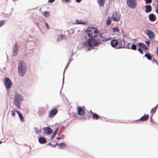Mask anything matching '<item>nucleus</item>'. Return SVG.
<instances>
[{
	"label": "nucleus",
	"instance_id": "nucleus-46",
	"mask_svg": "<svg viewBox=\"0 0 158 158\" xmlns=\"http://www.w3.org/2000/svg\"><path fill=\"white\" fill-rule=\"evenodd\" d=\"M62 144H64L62 143H60V145H62Z\"/></svg>",
	"mask_w": 158,
	"mask_h": 158
},
{
	"label": "nucleus",
	"instance_id": "nucleus-33",
	"mask_svg": "<svg viewBox=\"0 0 158 158\" xmlns=\"http://www.w3.org/2000/svg\"><path fill=\"white\" fill-rule=\"evenodd\" d=\"M146 4L150 3L152 2V0H145Z\"/></svg>",
	"mask_w": 158,
	"mask_h": 158
},
{
	"label": "nucleus",
	"instance_id": "nucleus-45",
	"mask_svg": "<svg viewBox=\"0 0 158 158\" xmlns=\"http://www.w3.org/2000/svg\"><path fill=\"white\" fill-rule=\"evenodd\" d=\"M64 135H62L61 137H62L63 138V139L64 138Z\"/></svg>",
	"mask_w": 158,
	"mask_h": 158
},
{
	"label": "nucleus",
	"instance_id": "nucleus-40",
	"mask_svg": "<svg viewBox=\"0 0 158 158\" xmlns=\"http://www.w3.org/2000/svg\"><path fill=\"white\" fill-rule=\"evenodd\" d=\"M157 4L156 5V10H158V0L157 1Z\"/></svg>",
	"mask_w": 158,
	"mask_h": 158
},
{
	"label": "nucleus",
	"instance_id": "nucleus-27",
	"mask_svg": "<svg viewBox=\"0 0 158 158\" xmlns=\"http://www.w3.org/2000/svg\"><path fill=\"white\" fill-rule=\"evenodd\" d=\"M65 37V36L64 35H61L58 36V39L59 40H61Z\"/></svg>",
	"mask_w": 158,
	"mask_h": 158
},
{
	"label": "nucleus",
	"instance_id": "nucleus-16",
	"mask_svg": "<svg viewBox=\"0 0 158 158\" xmlns=\"http://www.w3.org/2000/svg\"><path fill=\"white\" fill-rule=\"evenodd\" d=\"M149 118V115L147 114L144 115L141 118L138 120V121L141 120L143 121H145L147 120Z\"/></svg>",
	"mask_w": 158,
	"mask_h": 158
},
{
	"label": "nucleus",
	"instance_id": "nucleus-13",
	"mask_svg": "<svg viewBox=\"0 0 158 158\" xmlns=\"http://www.w3.org/2000/svg\"><path fill=\"white\" fill-rule=\"evenodd\" d=\"M149 20L151 21H154L156 19V16L153 14H150L149 16Z\"/></svg>",
	"mask_w": 158,
	"mask_h": 158
},
{
	"label": "nucleus",
	"instance_id": "nucleus-21",
	"mask_svg": "<svg viewBox=\"0 0 158 158\" xmlns=\"http://www.w3.org/2000/svg\"><path fill=\"white\" fill-rule=\"evenodd\" d=\"M15 111L18 114L19 117L21 121L23 122L24 121V118L22 114L17 110H16Z\"/></svg>",
	"mask_w": 158,
	"mask_h": 158
},
{
	"label": "nucleus",
	"instance_id": "nucleus-42",
	"mask_svg": "<svg viewBox=\"0 0 158 158\" xmlns=\"http://www.w3.org/2000/svg\"><path fill=\"white\" fill-rule=\"evenodd\" d=\"M53 132V130L52 129L50 128V133H52Z\"/></svg>",
	"mask_w": 158,
	"mask_h": 158
},
{
	"label": "nucleus",
	"instance_id": "nucleus-37",
	"mask_svg": "<svg viewBox=\"0 0 158 158\" xmlns=\"http://www.w3.org/2000/svg\"><path fill=\"white\" fill-rule=\"evenodd\" d=\"M56 139H57L59 140V139H63V138L62 137H57Z\"/></svg>",
	"mask_w": 158,
	"mask_h": 158
},
{
	"label": "nucleus",
	"instance_id": "nucleus-12",
	"mask_svg": "<svg viewBox=\"0 0 158 158\" xmlns=\"http://www.w3.org/2000/svg\"><path fill=\"white\" fill-rule=\"evenodd\" d=\"M77 113L78 115H81L83 114L84 113V111L83 109L81 106L77 107Z\"/></svg>",
	"mask_w": 158,
	"mask_h": 158
},
{
	"label": "nucleus",
	"instance_id": "nucleus-25",
	"mask_svg": "<svg viewBox=\"0 0 158 158\" xmlns=\"http://www.w3.org/2000/svg\"><path fill=\"white\" fill-rule=\"evenodd\" d=\"M111 21L110 17H108L106 20V24L108 25H110L111 23Z\"/></svg>",
	"mask_w": 158,
	"mask_h": 158
},
{
	"label": "nucleus",
	"instance_id": "nucleus-22",
	"mask_svg": "<svg viewBox=\"0 0 158 158\" xmlns=\"http://www.w3.org/2000/svg\"><path fill=\"white\" fill-rule=\"evenodd\" d=\"M145 12L147 13H149L152 10V7L150 5L146 6H145Z\"/></svg>",
	"mask_w": 158,
	"mask_h": 158
},
{
	"label": "nucleus",
	"instance_id": "nucleus-18",
	"mask_svg": "<svg viewBox=\"0 0 158 158\" xmlns=\"http://www.w3.org/2000/svg\"><path fill=\"white\" fill-rule=\"evenodd\" d=\"M138 44L139 46L145 50H147L148 49V47L143 43H139Z\"/></svg>",
	"mask_w": 158,
	"mask_h": 158
},
{
	"label": "nucleus",
	"instance_id": "nucleus-29",
	"mask_svg": "<svg viewBox=\"0 0 158 158\" xmlns=\"http://www.w3.org/2000/svg\"><path fill=\"white\" fill-rule=\"evenodd\" d=\"M131 49L133 50H135L136 49V45L135 44H133L131 47Z\"/></svg>",
	"mask_w": 158,
	"mask_h": 158
},
{
	"label": "nucleus",
	"instance_id": "nucleus-20",
	"mask_svg": "<svg viewBox=\"0 0 158 158\" xmlns=\"http://www.w3.org/2000/svg\"><path fill=\"white\" fill-rule=\"evenodd\" d=\"M105 2V0H98V3L100 7H102L104 6Z\"/></svg>",
	"mask_w": 158,
	"mask_h": 158
},
{
	"label": "nucleus",
	"instance_id": "nucleus-23",
	"mask_svg": "<svg viewBox=\"0 0 158 158\" xmlns=\"http://www.w3.org/2000/svg\"><path fill=\"white\" fill-rule=\"evenodd\" d=\"M44 131L45 134H49V127H47L45 128L44 129Z\"/></svg>",
	"mask_w": 158,
	"mask_h": 158
},
{
	"label": "nucleus",
	"instance_id": "nucleus-47",
	"mask_svg": "<svg viewBox=\"0 0 158 158\" xmlns=\"http://www.w3.org/2000/svg\"><path fill=\"white\" fill-rule=\"evenodd\" d=\"M100 37L102 38V35H100Z\"/></svg>",
	"mask_w": 158,
	"mask_h": 158
},
{
	"label": "nucleus",
	"instance_id": "nucleus-28",
	"mask_svg": "<svg viewBox=\"0 0 158 158\" xmlns=\"http://www.w3.org/2000/svg\"><path fill=\"white\" fill-rule=\"evenodd\" d=\"M145 56L146 57L147 59L149 60H152V57L151 56L148 54H146L145 55Z\"/></svg>",
	"mask_w": 158,
	"mask_h": 158
},
{
	"label": "nucleus",
	"instance_id": "nucleus-17",
	"mask_svg": "<svg viewBox=\"0 0 158 158\" xmlns=\"http://www.w3.org/2000/svg\"><path fill=\"white\" fill-rule=\"evenodd\" d=\"M39 142L41 144L45 143L46 142V139L45 138L43 137H40L39 139Z\"/></svg>",
	"mask_w": 158,
	"mask_h": 158
},
{
	"label": "nucleus",
	"instance_id": "nucleus-2",
	"mask_svg": "<svg viewBox=\"0 0 158 158\" xmlns=\"http://www.w3.org/2000/svg\"><path fill=\"white\" fill-rule=\"evenodd\" d=\"M98 30L94 27H89L86 30L88 35L90 38H96L98 35Z\"/></svg>",
	"mask_w": 158,
	"mask_h": 158
},
{
	"label": "nucleus",
	"instance_id": "nucleus-38",
	"mask_svg": "<svg viewBox=\"0 0 158 158\" xmlns=\"http://www.w3.org/2000/svg\"><path fill=\"white\" fill-rule=\"evenodd\" d=\"M81 0H75L76 2L78 3H79L81 1Z\"/></svg>",
	"mask_w": 158,
	"mask_h": 158
},
{
	"label": "nucleus",
	"instance_id": "nucleus-11",
	"mask_svg": "<svg viewBox=\"0 0 158 158\" xmlns=\"http://www.w3.org/2000/svg\"><path fill=\"white\" fill-rule=\"evenodd\" d=\"M87 23V22L85 21H83L82 20H78L76 19L75 21V23H74V24H81L85 25Z\"/></svg>",
	"mask_w": 158,
	"mask_h": 158
},
{
	"label": "nucleus",
	"instance_id": "nucleus-31",
	"mask_svg": "<svg viewBox=\"0 0 158 158\" xmlns=\"http://www.w3.org/2000/svg\"><path fill=\"white\" fill-rule=\"evenodd\" d=\"M16 110H11V115L12 116H15V111L16 112Z\"/></svg>",
	"mask_w": 158,
	"mask_h": 158
},
{
	"label": "nucleus",
	"instance_id": "nucleus-5",
	"mask_svg": "<svg viewBox=\"0 0 158 158\" xmlns=\"http://www.w3.org/2000/svg\"><path fill=\"white\" fill-rule=\"evenodd\" d=\"M87 44L90 47H92L97 45V42L95 39H91L87 40Z\"/></svg>",
	"mask_w": 158,
	"mask_h": 158
},
{
	"label": "nucleus",
	"instance_id": "nucleus-39",
	"mask_svg": "<svg viewBox=\"0 0 158 158\" xmlns=\"http://www.w3.org/2000/svg\"><path fill=\"white\" fill-rule=\"evenodd\" d=\"M156 53L157 56H158V46L157 47V51L156 52Z\"/></svg>",
	"mask_w": 158,
	"mask_h": 158
},
{
	"label": "nucleus",
	"instance_id": "nucleus-35",
	"mask_svg": "<svg viewBox=\"0 0 158 158\" xmlns=\"http://www.w3.org/2000/svg\"><path fill=\"white\" fill-rule=\"evenodd\" d=\"M145 43L148 45H149V44H150V42L149 41H146L145 42Z\"/></svg>",
	"mask_w": 158,
	"mask_h": 158
},
{
	"label": "nucleus",
	"instance_id": "nucleus-10",
	"mask_svg": "<svg viewBox=\"0 0 158 158\" xmlns=\"http://www.w3.org/2000/svg\"><path fill=\"white\" fill-rule=\"evenodd\" d=\"M58 113V110L56 108H54L50 111V118H53Z\"/></svg>",
	"mask_w": 158,
	"mask_h": 158
},
{
	"label": "nucleus",
	"instance_id": "nucleus-4",
	"mask_svg": "<svg viewBox=\"0 0 158 158\" xmlns=\"http://www.w3.org/2000/svg\"><path fill=\"white\" fill-rule=\"evenodd\" d=\"M127 3L129 7L132 9L135 8L137 5L135 0H127Z\"/></svg>",
	"mask_w": 158,
	"mask_h": 158
},
{
	"label": "nucleus",
	"instance_id": "nucleus-6",
	"mask_svg": "<svg viewBox=\"0 0 158 158\" xmlns=\"http://www.w3.org/2000/svg\"><path fill=\"white\" fill-rule=\"evenodd\" d=\"M4 83L6 89H9L11 87L12 82L8 78L6 77L5 78Z\"/></svg>",
	"mask_w": 158,
	"mask_h": 158
},
{
	"label": "nucleus",
	"instance_id": "nucleus-44",
	"mask_svg": "<svg viewBox=\"0 0 158 158\" xmlns=\"http://www.w3.org/2000/svg\"><path fill=\"white\" fill-rule=\"evenodd\" d=\"M64 1L67 2H70V0H64Z\"/></svg>",
	"mask_w": 158,
	"mask_h": 158
},
{
	"label": "nucleus",
	"instance_id": "nucleus-32",
	"mask_svg": "<svg viewBox=\"0 0 158 158\" xmlns=\"http://www.w3.org/2000/svg\"><path fill=\"white\" fill-rule=\"evenodd\" d=\"M44 16L45 17H47L48 16L49 13L47 11H45L44 12Z\"/></svg>",
	"mask_w": 158,
	"mask_h": 158
},
{
	"label": "nucleus",
	"instance_id": "nucleus-41",
	"mask_svg": "<svg viewBox=\"0 0 158 158\" xmlns=\"http://www.w3.org/2000/svg\"><path fill=\"white\" fill-rule=\"evenodd\" d=\"M153 61L155 63H156L158 65V63L157 62V61L156 60H153Z\"/></svg>",
	"mask_w": 158,
	"mask_h": 158
},
{
	"label": "nucleus",
	"instance_id": "nucleus-49",
	"mask_svg": "<svg viewBox=\"0 0 158 158\" xmlns=\"http://www.w3.org/2000/svg\"><path fill=\"white\" fill-rule=\"evenodd\" d=\"M102 41H104V39H102Z\"/></svg>",
	"mask_w": 158,
	"mask_h": 158
},
{
	"label": "nucleus",
	"instance_id": "nucleus-15",
	"mask_svg": "<svg viewBox=\"0 0 158 158\" xmlns=\"http://www.w3.org/2000/svg\"><path fill=\"white\" fill-rule=\"evenodd\" d=\"M91 113V115L92 114V118L94 120H98L99 118V116L95 113H93L91 111L90 112Z\"/></svg>",
	"mask_w": 158,
	"mask_h": 158
},
{
	"label": "nucleus",
	"instance_id": "nucleus-24",
	"mask_svg": "<svg viewBox=\"0 0 158 158\" xmlns=\"http://www.w3.org/2000/svg\"><path fill=\"white\" fill-rule=\"evenodd\" d=\"M59 129V128H56V129L54 131V133L51 138V139H52L56 135V134L57 133V132L58 131Z\"/></svg>",
	"mask_w": 158,
	"mask_h": 158
},
{
	"label": "nucleus",
	"instance_id": "nucleus-19",
	"mask_svg": "<svg viewBox=\"0 0 158 158\" xmlns=\"http://www.w3.org/2000/svg\"><path fill=\"white\" fill-rule=\"evenodd\" d=\"M124 43V41H121L120 42H118V47L117 48H121L124 47H125V45L123 44Z\"/></svg>",
	"mask_w": 158,
	"mask_h": 158
},
{
	"label": "nucleus",
	"instance_id": "nucleus-8",
	"mask_svg": "<svg viewBox=\"0 0 158 158\" xmlns=\"http://www.w3.org/2000/svg\"><path fill=\"white\" fill-rule=\"evenodd\" d=\"M146 32V34L150 39H154L155 35L152 31L149 30H147Z\"/></svg>",
	"mask_w": 158,
	"mask_h": 158
},
{
	"label": "nucleus",
	"instance_id": "nucleus-1",
	"mask_svg": "<svg viewBox=\"0 0 158 158\" xmlns=\"http://www.w3.org/2000/svg\"><path fill=\"white\" fill-rule=\"evenodd\" d=\"M23 100V96L21 94L17 93L15 95L13 98V103L19 109Z\"/></svg>",
	"mask_w": 158,
	"mask_h": 158
},
{
	"label": "nucleus",
	"instance_id": "nucleus-34",
	"mask_svg": "<svg viewBox=\"0 0 158 158\" xmlns=\"http://www.w3.org/2000/svg\"><path fill=\"white\" fill-rule=\"evenodd\" d=\"M138 50L141 53L143 54V50L141 48H139L138 49Z\"/></svg>",
	"mask_w": 158,
	"mask_h": 158
},
{
	"label": "nucleus",
	"instance_id": "nucleus-50",
	"mask_svg": "<svg viewBox=\"0 0 158 158\" xmlns=\"http://www.w3.org/2000/svg\"><path fill=\"white\" fill-rule=\"evenodd\" d=\"M48 2H49V0L48 1Z\"/></svg>",
	"mask_w": 158,
	"mask_h": 158
},
{
	"label": "nucleus",
	"instance_id": "nucleus-30",
	"mask_svg": "<svg viewBox=\"0 0 158 158\" xmlns=\"http://www.w3.org/2000/svg\"><path fill=\"white\" fill-rule=\"evenodd\" d=\"M5 23V21L4 20L0 21V27L3 26Z\"/></svg>",
	"mask_w": 158,
	"mask_h": 158
},
{
	"label": "nucleus",
	"instance_id": "nucleus-26",
	"mask_svg": "<svg viewBox=\"0 0 158 158\" xmlns=\"http://www.w3.org/2000/svg\"><path fill=\"white\" fill-rule=\"evenodd\" d=\"M113 31L114 32H119V30L117 27H115L114 28H112Z\"/></svg>",
	"mask_w": 158,
	"mask_h": 158
},
{
	"label": "nucleus",
	"instance_id": "nucleus-3",
	"mask_svg": "<svg viewBox=\"0 0 158 158\" xmlns=\"http://www.w3.org/2000/svg\"><path fill=\"white\" fill-rule=\"evenodd\" d=\"M18 69L19 75L21 76H23L26 73V67L23 61L19 62Z\"/></svg>",
	"mask_w": 158,
	"mask_h": 158
},
{
	"label": "nucleus",
	"instance_id": "nucleus-43",
	"mask_svg": "<svg viewBox=\"0 0 158 158\" xmlns=\"http://www.w3.org/2000/svg\"><path fill=\"white\" fill-rule=\"evenodd\" d=\"M55 0H50V3H52L55 1Z\"/></svg>",
	"mask_w": 158,
	"mask_h": 158
},
{
	"label": "nucleus",
	"instance_id": "nucleus-48",
	"mask_svg": "<svg viewBox=\"0 0 158 158\" xmlns=\"http://www.w3.org/2000/svg\"><path fill=\"white\" fill-rule=\"evenodd\" d=\"M2 142L1 141H0V144L2 143Z\"/></svg>",
	"mask_w": 158,
	"mask_h": 158
},
{
	"label": "nucleus",
	"instance_id": "nucleus-7",
	"mask_svg": "<svg viewBox=\"0 0 158 158\" xmlns=\"http://www.w3.org/2000/svg\"><path fill=\"white\" fill-rule=\"evenodd\" d=\"M120 15L118 14L117 12H114L112 15V19L114 21H119L120 19Z\"/></svg>",
	"mask_w": 158,
	"mask_h": 158
},
{
	"label": "nucleus",
	"instance_id": "nucleus-36",
	"mask_svg": "<svg viewBox=\"0 0 158 158\" xmlns=\"http://www.w3.org/2000/svg\"><path fill=\"white\" fill-rule=\"evenodd\" d=\"M46 27L48 29H49V25L48 23H45Z\"/></svg>",
	"mask_w": 158,
	"mask_h": 158
},
{
	"label": "nucleus",
	"instance_id": "nucleus-14",
	"mask_svg": "<svg viewBox=\"0 0 158 158\" xmlns=\"http://www.w3.org/2000/svg\"><path fill=\"white\" fill-rule=\"evenodd\" d=\"M111 45L113 47H114L118 44V42L117 40H114L110 41Z\"/></svg>",
	"mask_w": 158,
	"mask_h": 158
},
{
	"label": "nucleus",
	"instance_id": "nucleus-9",
	"mask_svg": "<svg viewBox=\"0 0 158 158\" xmlns=\"http://www.w3.org/2000/svg\"><path fill=\"white\" fill-rule=\"evenodd\" d=\"M14 49L13 51V56H16L18 52V46L17 43H15L13 46Z\"/></svg>",
	"mask_w": 158,
	"mask_h": 158
}]
</instances>
